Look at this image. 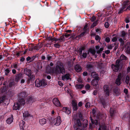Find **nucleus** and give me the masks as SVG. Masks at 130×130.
<instances>
[{
    "mask_svg": "<svg viewBox=\"0 0 130 130\" xmlns=\"http://www.w3.org/2000/svg\"><path fill=\"white\" fill-rule=\"evenodd\" d=\"M21 78V76L20 75L18 74L16 75L15 78V80L17 82H18Z\"/></svg>",
    "mask_w": 130,
    "mask_h": 130,
    "instance_id": "e433bc0d",
    "label": "nucleus"
},
{
    "mask_svg": "<svg viewBox=\"0 0 130 130\" xmlns=\"http://www.w3.org/2000/svg\"><path fill=\"white\" fill-rule=\"evenodd\" d=\"M54 71L57 74H64L65 73L66 71L63 63L60 61L57 62L56 66L55 68Z\"/></svg>",
    "mask_w": 130,
    "mask_h": 130,
    "instance_id": "f257e3e1",
    "label": "nucleus"
},
{
    "mask_svg": "<svg viewBox=\"0 0 130 130\" xmlns=\"http://www.w3.org/2000/svg\"><path fill=\"white\" fill-rule=\"evenodd\" d=\"M85 34L84 32H83L80 34L79 35L76 36V38H78V39H79L80 37H83Z\"/></svg>",
    "mask_w": 130,
    "mask_h": 130,
    "instance_id": "a18cd8bd",
    "label": "nucleus"
},
{
    "mask_svg": "<svg viewBox=\"0 0 130 130\" xmlns=\"http://www.w3.org/2000/svg\"><path fill=\"white\" fill-rule=\"evenodd\" d=\"M34 101L33 97H29L27 100V101L28 103H32Z\"/></svg>",
    "mask_w": 130,
    "mask_h": 130,
    "instance_id": "7c9ffc66",
    "label": "nucleus"
},
{
    "mask_svg": "<svg viewBox=\"0 0 130 130\" xmlns=\"http://www.w3.org/2000/svg\"><path fill=\"white\" fill-rule=\"evenodd\" d=\"M53 103L57 106H60V103L58 100L56 98H54L53 100Z\"/></svg>",
    "mask_w": 130,
    "mask_h": 130,
    "instance_id": "9b49d317",
    "label": "nucleus"
},
{
    "mask_svg": "<svg viewBox=\"0 0 130 130\" xmlns=\"http://www.w3.org/2000/svg\"><path fill=\"white\" fill-rule=\"evenodd\" d=\"M119 67L120 66L112 64L111 65V68L113 71L117 72L119 70Z\"/></svg>",
    "mask_w": 130,
    "mask_h": 130,
    "instance_id": "9d476101",
    "label": "nucleus"
},
{
    "mask_svg": "<svg viewBox=\"0 0 130 130\" xmlns=\"http://www.w3.org/2000/svg\"><path fill=\"white\" fill-rule=\"evenodd\" d=\"M22 52L23 51H20L19 52L17 53L16 54L17 56V57H18L20 56H22L23 55V54H22Z\"/></svg>",
    "mask_w": 130,
    "mask_h": 130,
    "instance_id": "c03bdc74",
    "label": "nucleus"
},
{
    "mask_svg": "<svg viewBox=\"0 0 130 130\" xmlns=\"http://www.w3.org/2000/svg\"><path fill=\"white\" fill-rule=\"evenodd\" d=\"M127 34V33L125 32L124 30L122 31L121 32V37L122 38H124Z\"/></svg>",
    "mask_w": 130,
    "mask_h": 130,
    "instance_id": "79ce46f5",
    "label": "nucleus"
},
{
    "mask_svg": "<svg viewBox=\"0 0 130 130\" xmlns=\"http://www.w3.org/2000/svg\"><path fill=\"white\" fill-rule=\"evenodd\" d=\"M36 57L37 56H34L31 57H30L31 61H29V62H32Z\"/></svg>",
    "mask_w": 130,
    "mask_h": 130,
    "instance_id": "3c124183",
    "label": "nucleus"
},
{
    "mask_svg": "<svg viewBox=\"0 0 130 130\" xmlns=\"http://www.w3.org/2000/svg\"><path fill=\"white\" fill-rule=\"evenodd\" d=\"M122 119L130 122V113L126 112L124 114L122 117Z\"/></svg>",
    "mask_w": 130,
    "mask_h": 130,
    "instance_id": "423d86ee",
    "label": "nucleus"
},
{
    "mask_svg": "<svg viewBox=\"0 0 130 130\" xmlns=\"http://www.w3.org/2000/svg\"><path fill=\"white\" fill-rule=\"evenodd\" d=\"M96 20V17L94 16H93L91 18V20L92 22H94Z\"/></svg>",
    "mask_w": 130,
    "mask_h": 130,
    "instance_id": "0e129e2a",
    "label": "nucleus"
},
{
    "mask_svg": "<svg viewBox=\"0 0 130 130\" xmlns=\"http://www.w3.org/2000/svg\"><path fill=\"white\" fill-rule=\"evenodd\" d=\"M24 74L28 76H30L31 75V71L30 69L26 68L24 69Z\"/></svg>",
    "mask_w": 130,
    "mask_h": 130,
    "instance_id": "dca6fc26",
    "label": "nucleus"
},
{
    "mask_svg": "<svg viewBox=\"0 0 130 130\" xmlns=\"http://www.w3.org/2000/svg\"><path fill=\"white\" fill-rule=\"evenodd\" d=\"M18 102L19 103L21 106L24 105L25 103L24 99L20 98H19Z\"/></svg>",
    "mask_w": 130,
    "mask_h": 130,
    "instance_id": "5701e85b",
    "label": "nucleus"
},
{
    "mask_svg": "<svg viewBox=\"0 0 130 130\" xmlns=\"http://www.w3.org/2000/svg\"><path fill=\"white\" fill-rule=\"evenodd\" d=\"M129 80V77L128 75H127L126 77L125 80V82L127 84H128Z\"/></svg>",
    "mask_w": 130,
    "mask_h": 130,
    "instance_id": "58836bf2",
    "label": "nucleus"
},
{
    "mask_svg": "<svg viewBox=\"0 0 130 130\" xmlns=\"http://www.w3.org/2000/svg\"><path fill=\"white\" fill-rule=\"evenodd\" d=\"M54 45L55 47L57 48H59L60 46V45L58 43L54 44Z\"/></svg>",
    "mask_w": 130,
    "mask_h": 130,
    "instance_id": "13d9d810",
    "label": "nucleus"
},
{
    "mask_svg": "<svg viewBox=\"0 0 130 130\" xmlns=\"http://www.w3.org/2000/svg\"><path fill=\"white\" fill-rule=\"evenodd\" d=\"M62 110L63 111L65 112L67 114L69 115L71 112L70 109L66 107H63Z\"/></svg>",
    "mask_w": 130,
    "mask_h": 130,
    "instance_id": "412c9836",
    "label": "nucleus"
},
{
    "mask_svg": "<svg viewBox=\"0 0 130 130\" xmlns=\"http://www.w3.org/2000/svg\"><path fill=\"white\" fill-rule=\"evenodd\" d=\"M74 69L76 72H80L82 70V68L80 65L76 64L74 67Z\"/></svg>",
    "mask_w": 130,
    "mask_h": 130,
    "instance_id": "f3484780",
    "label": "nucleus"
},
{
    "mask_svg": "<svg viewBox=\"0 0 130 130\" xmlns=\"http://www.w3.org/2000/svg\"><path fill=\"white\" fill-rule=\"evenodd\" d=\"M90 52L93 55L95 54L96 52L94 50H92L91 49H90Z\"/></svg>",
    "mask_w": 130,
    "mask_h": 130,
    "instance_id": "8fccbe9b",
    "label": "nucleus"
},
{
    "mask_svg": "<svg viewBox=\"0 0 130 130\" xmlns=\"http://www.w3.org/2000/svg\"><path fill=\"white\" fill-rule=\"evenodd\" d=\"M92 122L93 124H94L95 125H97L98 123V121L97 120L95 119L92 121Z\"/></svg>",
    "mask_w": 130,
    "mask_h": 130,
    "instance_id": "864d4df0",
    "label": "nucleus"
},
{
    "mask_svg": "<svg viewBox=\"0 0 130 130\" xmlns=\"http://www.w3.org/2000/svg\"><path fill=\"white\" fill-rule=\"evenodd\" d=\"M95 39L96 41L100 40L101 39V38L98 35H96L95 36Z\"/></svg>",
    "mask_w": 130,
    "mask_h": 130,
    "instance_id": "6e6d98bb",
    "label": "nucleus"
},
{
    "mask_svg": "<svg viewBox=\"0 0 130 130\" xmlns=\"http://www.w3.org/2000/svg\"><path fill=\"white\" fill-rule=\"evenodd\" d=\"M32 47L33 48L34 50H36L38 51L39 50L40 48H41L39 47H38L37 45L35 46L34 45L32 44Z\"/></svg>",
    "mask_w": 130,
    "mask_h": 130,
    "instance_id": "4c0bfd02",
    "label": "nucleus"
},
{
    "mask_svg": "<svg viewBox=\"0 0 130 130\" xmlns=\"http://www.w3.org/2000/svg\"><path fill=\"white\" fill-rule=\"evenodd\" d=\"M127 10H130V1L129 0L125 1L123 2L122 7L119 9L118 14H120L124 11Z\"/></svg>",
    "mask_w": 130,
    "mask_h": 130,
    "instance_id": "f03ea898",
    "label": "nucleus"
},
{
    "mask_svg": "<svg viewBox=\"0 0 130 130\" xmlns=\"http://www.w3.org/2000/svg\"><path fill=\"white\" fill-rule=\"evenodd\" d=\"M25 58L24 57H21L20 61L21 62H23L25 60Z\"/></svg>",
    "mask_w": 130,
    "mask_h": 130,
    "instance_id": "774afa93",
    "label": "nucleus"
},
{
    "mask_svg": "<svg viewBox=\"0 0 130 130\" xmlns=\"http://www.w3.org/2000/svg\"><path fill=\"white\" fill-rule=\"evenodd\" d=\"M13 116L11 115V116L9 117L6 120V121L7 124H10L13 122Z\"/></svg>",
    "mask_w": 130,
    "mask_h": 130,
    "instance_id": "a211bd4d",
    "label": "nucleus"
},
{
    "mask_svg": "<svg viewBox=\"0 0 130 130\" xmlns=\"http://www.w3.org/2000/svg\"><path fill=\"white\" fill-rule=\"evenodd\" d=\"M110 41V38L109 37H107L105 39V41L107 43L109 42Z\"/></svg>",
    "mask_w": 130,
    "mask_h": 130,
    "instance_id": "680f3d73",
    "label": "nucleus"
},
{
    "mask_svg": "<svg viewBox=\"0 0 130 130\" xmlns=\"http://www.w3.org/2000/svg\"><path fill=\"white\" fill-rule=\"evenodd\" d=\"M129 18L127 17L125 18V21L126 23H128L130 22V20H129Z\"/></svg>",
    "mask_w": 130,
    "mask_h": 130,
    "instance_id": "09e8293b",
    "label": "nucleus"
},
{
    "mask_svg": "<svg viewBox=\"0 0 130 130\" xmlns=\"http://www.w3.org/2000/svg\"><path fill=\"white\" fill-rule=\"evenodd\" d=\"M109 24L108 22H106L104 24V26L105 28H108L109 27Z\"/></svg>",
    "mask_w": 130,
    "mask_h": 130,
    "instance_id": "338daca9",
    "label": "nucleus"
},
{
    "mask_svg": "<svg viewBox=\"0 0 130 130\" xmlns=\"http://www.w3.org/2000/svg\"><path fill=\"white\" fill-rule=\"evenodd\" d=\"M60 40L61 41H64L65 40V38L64 37V35H63L62 36H61L60 37Z\"/></svg>",
    "mask_w": 130,
    "mask_h": 130,
    "instance_id": "bf43d9fd",
    "label": "nucleus"
},
{
    "mask_svg": "<svg viewBox=\"0 0 130 130\" xmlns=\"http://www.w3.org/2000/svg\"><path fill=\"white\" fill-rule=\"evenodd\" d=\"M61 122V121L60 119V116H58L57 117L56 122L55 123V125L57 126L59 125Z\"/></svg>",
    "mask_w": 130,
    "mask_h": 130,
    "instance_id": "393cba45",
    "label": "nucleus"
},
{
    "mask_svg": "<svg viewBox=\"0 0 130 130\" xmlns=\"http://www.w3.org/2000/svg\"><path fill=\"white\" fill-rule=\"evenodd\" d=\"M104 90L107 96L109 95L110 89L108 85H105L103 87Z\"/></svg>",
    "mask_w": 130,
    "mask_h": 130,
    "instance_id": "1a4fd4ad",
    "label": "nucleus"
},
{
    "mask_svg": "<svg viewBox=\"0 0 130 130\" xmlns=\"http://www.w3.org/2000/svg\"><path fill=\"white\" fill-rule=\"evenodd\" d=\"M100 103L102 104L103 107L105 108L107 105V103L105 100L103 98H100Z\"/></svg>",
    "mask_w": 130,
    "mask_h": 130,
    "instance_id": "f8f14e48",
    "label": "nucleus"
},
{
    "mask_svg": "<svg viewBox=\"0 0 130 130\" xmlns=\"http://www.w3.org/2000/svg\"><path fill=\"white\" fill-rule=\"evenodd\" d=\"M74 127L75 129L77 127H81L82 126V124L79 119L75 118L74 120Z\"/></svg>",
    "mask_w": 130,
    "mask_h": 130,
    "instance_id": "39448f33",
    "label": "nucleus"
},
{
    "mask_svg": "<svg viewBox=\"0 0 130 130\" xmlns=\"http://www.w3.org/2000/svg\"><path fill=\"white\" fill-rule=\"evenodd\" d=\"M120 59L121 61H122L123 60H126L128 59V58L126 56H125L124 55L122 54L120 56Z\"/></svg>",
    "mask_w": 130,
    "mask_h": 130,
    "instance_id": "2f4dec72",
    "label": "nucleus"
},
{
    "mask_svg": "<svg viewBox=\"0 0 130 130\" xmlns=\"http://www.w3.org/2000/svg\"><path fill=\"white\" fill-rule=\"evenodd\" d=\"M87 54L86 53H83V54L82 56L83 58H85L87 57Z\"/></svg>",
    "mask_w": 130,
    "mask_h": 130,
    "instance_id": "69168bd1",
    "label": "nucleus"
},
{
    "mask_svg": "<svg viewBox=\"0 0 130 130\" xmlns=\"http://www.w3.org/2000/svg\"><path fill=\"white\" fill-rule=\"evenodd\" d=\"M91 76L94 79L97 78L98 79H100L98 74L95 72H93L91 73Z\"/></svg>",
    "mask_w": 130,
    "mask_h": 130,
    "instance_id": "6ab92c4d",
    "label": "nucleus"
},
{
    "mask_svg": "<svg viewBox=\"0 0 130 130\" xmlns=\"http://www.w3.org/2000/svg\"><path fill=\"white\" fill-rule=\"evenodd\" d=\"M6 99V96H3L0 97V104L4 102Z\"/></svg>",
    "mask_w": 130,
    "mask_h": 130,
    "instance_id": "473e14b6",
    "label": "nucleus"
},
{
    "mask_svg": "<svg viewBox=\"0 0 130 130\" xmlns=\"http://www.w3.org/2000/svg\"><path fill=\"white\" fill-rule=\"evenodd\" d=\"M120 62V60L119 59H117L116 61V65L120 66L119 63Z\"/></svg>",
    "mask_w": 130,
    "mask_h": 130,
    "instance_id": "e2e57ef3",
    "label": "nucleus"
},
{
    "mask_svg": "<svg viewBox=\"0 0 130 130\" xmlns=\"http://www.w3.org/2000/svg\"><path fill=\"white\" fill-rule=\"evenodd\" d=\"M99 130H107L106 127L105 125H101L99 128Z\"/></svg>",
    "mask_w": 130,
    "mask_h": 130,
    "instance_id": "f704fd0d",
    "label": "nucleus"
},
{
    "mask_svg": "<svg viewBox=\"0 0 130 130\" xmlns=\"http://www.w3.org/2000/svg\"><path fill=\"white\" fill-rule=\"evenodd\" d=\"M113 92L114 95L117 96H118L120 94V89L117 86H115L113 89Z\"/></svg>",
    "mask_w": 130,
    "mask_h": 130,
    "instance_id": "0eeeda50",
    "label": "nucleus"
},
{
    "mask_svg": "<svg viewBox=\"0 0 130 130\" xmlns=\"http://www.w3.org/2000/svg\"><path fill=\"white\" fill-rule=\"evenodd\" d=\"M100 79H98L97 78L94 79L91 81L92 85L94 86L95 89H97V86L98 85V83Z\"/></svg>",
    "mask_w": 130,
    "mask_h": 130,
    "instance_id": "6e6552de",
    "label": "nucleus"
},
{
    "mask_svg": "<svg viewBox=\"0 0 130 130\" xmlns=\"http://www.w3.org/2000/svg\"><path fill=\"white\" fill-rule=\"evenodd\" d=\"M86 68L87 70L89 71H91L93 69V66L90 64H88L86 65Z\"/></svg>",
    "mask_w": 130,
    "mask_h": 130,
    "instance_id": "a878e982",
    "label": "nucleus"
},
{
    "mask_svg": "<svg viewBox=\"0 0 130 130\" xmlns=\"http://www.w3.org/2000/svg\"><path fill=\"white\" fill-rule=\"evenodd\" d=\"M126 52L127 53L130 54V47L128 46L126 49Z\"/></svg>",
    "mask_w": 130,
    "mask_h": 130,
    "instance_id": "49530a36",
    "label": "nucleus"
},
{
    "mask_svg": "<svg viewBox=\"0 0 130 130\" xmlns=\"http://www.w3.org/2000/svg\"><path fill=\"white\" fill-rule=\"evenodd\" d=\"M35 82L36 87H38L41 86H45L47 84V82L44 79L39 80V79H37Z\"/></svg>",
    "mask_w": 130,
    "mask_h": 130,
    "instance_id": "7ed1b4c3",
    "label": "nucleus"
},
{
    "mask_svg": "<svg viewBox=\"0 0 130 130\" xmlns=\"http://www.w3.org/2000/svg\"><path fill=\"white\" fill-rule=\"evenodd\" d=\"M46 57L47 58V60H51L53 58L52 56H50L49 55H47Z\"/></svg>",
    "mask_w": 130,
    "mask_h": 130,
    "instance_id": "5fc2aeb1",
    "label": "nucleus"
},
{
    "mask_svg": "<svg viewBox=\"0 0 130 130\" xmlns=\"http://www.w3.org/2000/svg\"><path fill=\"white\" fill-rule=\"evenodd\" d=\"M9 68H5L4 69V72L5 75L6 76H9L10 74H11V72H10V70Z\"/></svg>",
    "mask_w": 130,
    "mask_h": 130,
    "instance_id": "2eb2a0df",
    "label": "nucleus"
},
{
    "mask_svg": "<svg viewBox=\"0 0 130 130\" xmlns=\"http://www.w3.org/2000/svg\"><path fill=\"white\" fill-rule=\"evenodd\" d=\"M70 77V75L69 73H67L62 76V79L64 81L69 80Z\"/></svg>",
    "mask_w": 130,
    "mask_h": 130,
    "instance_id": "4468645a",
    "label": "nucleus"
},
{
    "mask_svg": "<svg viewBox=\"0 0 130 130\" xmlns=\"http://www.w3.org/2000/svg\"><path fill=\"white\" fill-rule=\"evenodd\" d=\"M27 81L28 83H29L31 81L33 80L35 78V76L33 75H31L30 76H28Z\"/></svg>",
    "mask_w": 130,
    "mask_h": 130,
    "instance_id": "b1692460",
    "label": "nucleus"
},
{
    "mask_svg": "<svg viewBox=\"0 0 130 130\" xmlns=\"http://www.w3.org/2000/svg\"><path fill=\"white\" fill-rule=\"evenodd\" d=\"M26 95V94L25 92H22L19 94V98L24 99Z\"/></svg>",
    "mask_w": 130,
    "mask_h": 130,
    "instance_id": "4be33fe9",
    "label": "nucleus"
},
{
    "mask_svg": "<svg viewBox=\"0 0 130 130\" xmlns=\"http://www.w3.org/2000/svg\"><path fill=\"white\" fill-rule=\"evenodd\" d=\"M71 104H72V106H77V103L74 100L72 101Z\"/></svg>",
    "mask_w": 130,
    "mask_h": 130,
    "instance_id": "603ef678",
    "label": "nucleus"
},
{
    "mask_svg": "<svg viewBox=\"0 0 130 130\" xmlns=\"http://www.w3.org/2000/svg\"><path fill=\"white\" fill-rule=\"evenodd\" d=\"M115 111V109L112 108H110V113L111 117H112L114 115Z\"/></svg>",
    "mask_w": 130,
    "mask_h": 130,
    "instance_id": "c756f323",
    "label": "nucleus"
},
{
    "mask_svg": "<svg viewBox=\"0 0 130 130\" xmlns=\"http://www.w3.org/2000/svg\"><path fill=\"white\" fill-rule=\"evenodd\" d=\"M125 76L122 72V73H120L117 76V77L116 79L115 83L117 86H119L121 84V79L123 78H124Z\"/></svg>",
    "mask_w": 130,
    "mask_h": 130,
    "instance_id": "20e7f679",
    "label": "nucleus"
},
{
    "mask_svg": "<svg viewBox=\"0 0 130 130\" xmlns=\"http://www.w3.org/2000/svg\"><path fill=\"white\" fill-rule=\"evenodd\" d=\"M117 39L116 37H114L112 39V42H116L117 40Z\"/></svg>",
    "mask_w": 130,
    "mask_h": 130,
    "instance_id": "052dcab7",
    "label": "nucleus"
},
{
    "mask_svg": "<svg viewBox=\"0 0 130 130\" xmlns=\"http://www.w3.org/2000/svg\"><path fill=\"white\" fill-rule=\"evenodd\" d=\"M88 121L87 120H84L83 123L82 124L83 128H86L88 126Z\"/></svg>",
    "mask_w": 130,
    "mask_h": 130,
    "instance_id": "bb28decb",
    "label": "nucleus"
},
{
    "mask_svg": "<svg viewBox=\"0 0 130 130\" xmlns=\"http://www.w3.org/2000/svg\"><path fill=\"white\" fill-rule=\"evenodd\" d=\"M39 122L41 125H43L46 123V120L44 118L39 120Z\"/></svg>",
    "mask_w": 130,
    "mask_h": 130,
    "instance_id": "cd10ccee",
    "label": "nucleus"
},
{
    "mask_svg": "<svg viewBox=\"0 0 130 130\" xmlns=\"http://www.w3.org/2000/svg\"><path fill=\"white\" fill-rule=\"evenodd\" d=\"M90 104L89 102H88L85 104V106L87 108H88L90 106Z\"/></svg>",
    "mask_w": 130,
    "mask_h": 130,
    "instance_id": "4d7b16f0",
    "label": "nucleus"
},
{
    "mask_svg": "<svg viewBox=\"0 0 130 130\" xmlns=\"http://www.w3.org/2000/svg\"><path fill=\"white\" fill-rule=\"evenodd\" d=\"M84 86V85L83 84L76 85L75 87L77 89H80L83 88Z\"/></svg>",
    "mask_w": 130,
    "mask_h": 130,
    "instance_id": "a19ab883",
    "label": "nucleus"
},
{
    "mask_svg": "<svg viewBox=\"0 0 130 130\" xmlns=\"http://www.w3.org/2000/svg\"><path fill=\"white\" fill-rule=\"evenodd\" d=\"M15 82H10L9 83V87H11L13 86H15Z\"/></svg>",
    "mask_w": 130,
    "mask_h": 130,
    "instance_id": "37998d69",
    "label": "nucleus"
},
{
    "mask_svg": "<svg viewBox=\"0 0 130 130\" xmlns=\"http://www.w3.org/2000/svg\"><path fill=\"white\" fill-rule=\"evenodd\" d=\"M7 94L10 97H12L14 95L13 91H9L7 92Z\"/></svg>",
    "mask_w": 130,
    "mask_h": 130,
    "instance_id": "ea45409f",
    "label": "nucleus"
},
{
    "mask_svg": "<svg viewBox=\"0 0 130 130\" xmlns=\"http://www.w3.org/2000/svg\"><path fill=\"white\" fill-rule=\"evenodd\" d=\"M98 23L99 20H97L93 23L91 25V28H93L94 27L97 25Z\"/></svg>",
    "mask_w": 130,
    "mask_h": 130,
    "instance_id": "72a5a7b5",
    "label": "nucleus"
},
{
    "mask_svg": "<svg viewBox=\"0 0 130 130\" xmlns=\"http://www.w3.org/2000/svg\"><path fill=\"white\" fill-rule=\"evenodd\" d=\"M85 49V48L83 46L79 48V49L77 50V52L79 53V54L80 55H82V51L84 50Z\"/></svg>",
    "mask_w": 130,
    "mask_h": 130,
    "instance_id": "c85d7f7f",
    "label": "nucleus"
},
{
    "mask_svg": "<svg viewBox=\"0 0 130 130\" xmlns=\"http://www.w3.org/2000/svg\"><path fill=\"white\" fill-rule=\"evenodd\" d=\"M30 115L28 113V112L27 111H25L23 113V117H26L30 116Z\"/></svg>",
    "mask_w": 130,
    "mask_h": 130,
    "instance_id": "c9c22d12",
    "label": "nucleus"
},
{
    "mask_svg": "<svg viewBox=\"0 0 130 130\" xmlns=\"http://www.w3.org/2000/svg\"><path fill=\"white\" fill-rule=\"evenodd\" d=\"M21 105L18 102L15 103L13 106V109L14 110H19Z\"/></svg>",
    "mask_w": 130,
    "mask_h": 130,
    "instance_id": "ddd939ff",
    "label": "nucleus"
},
{
    "mask_svg": "<svg viewBox=\"0 0 130 130\" xmlns=\"http://www.w3.org/2000/svg\"><path fill=\"white\" fill-rule=\"evenodd\" d=\"M75 34L74 33L72 34L71 35V38H72V39L74 40L75 39H77V38H76V37H75Z\"/></svg>",
    "mask_w": 130,
    "mask_h": 130,
    "instance_id": "de8ad7c7",
    "label": "nucleus"
},
{
    "mask_svg": "<svg viewBox=\"0 0 130 130\" xmlns=\"http://www.w3.org/2000/svg\"><path fill=\"white\" fill-rule=\"evenodd\" d=\"M25 122L23 120H21L19 123V124L20 129H24L25 127Z\"/></svg>",
    "mask_w": 130,
    "mask_h": 130,
    "instance_id": "aec40b11",
    "label": "nucleus"
}]
</instances>
